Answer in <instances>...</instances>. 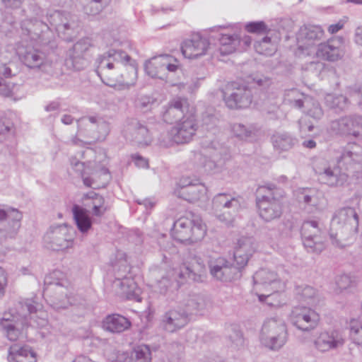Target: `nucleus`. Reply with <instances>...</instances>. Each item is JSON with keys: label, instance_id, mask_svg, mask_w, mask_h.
Wrapping results in <instances>:
<instances>
[{"label": "nucleus", "instance_id": "obj_1", "mask_svg": "<svg viewBox=\"0 0 362 362\" xmlns=\"http://www.w3.org/2000/svg\"><path fill=\"white\" fill-rule=\"evenodd\" d=\"M255 251V240L252 237H242L238 241L234 252L235 265L219 257L208 262L211 275L223 282L238 279L242 276V269L247 265L250 257Z\"/></svg>", "mask_w": 362, "mask_h": 362}, {"label": "nucleus", "instance_id": "obj_2", "mask_svg": "<svg viewBox=\"0 0 362 362\" xmlns=\"http://www.w3.org/2000/svg\"><path fill=\"white\" fill-rule=\"evenodd\" d=\"M135 70L131 57L121 49H111L95 60V72L101 81L110 87L125 83L123 70L127 65Z\"/></svg>", "mask_w": 362, "mask_h": 362}, {"label": "nucleus", "instance_id": "obj_3", "mask_svg": "<svg viewBox=\"0 0 362 362\" xmlns=\"http://www.w3.org/2000/svg\"><path fill=\"white\" fill-rule=\"evenodd\" d=\"M280 197H283V191L274 183H267L257 189L256 204L260 217L265 221H271L281 216Z\"/></svg>", "mask_w": 362, "mask_h": 362}, {"label": "nucleus", "instance_id": "obj_4", "mask_svg": "<svg viewBox=\"0 0 362 362\" xmlns=\"http://www.w3.org/2000/svg\"><path fill=\"white\" fill-rule=\"evenodd\" d=\"M206 233V226L200 216L192 212L176 220L171 230V235L175 240L188 244L202 240Z\"/></svg>", "mask_w": 362, "mask_h": 362}, {"label": "nucleus", "instance_id": "obj_5", "mask_svg": "<svg viewBox=\"0 0 362 362\" xmlns=\"http://www.w3.org/2000/svg\"><path fill=\"white\" fill-rule=\"evenodd\" d=\"M288 339L286 326L281 319L272 317L264 321L259 337L261 344L272 351L281 349Z\"/></svg>", "mask_w": 362, "mask_h": 362}, {"label": "nucleus", "instance_id": "obj_6", "mask_svg": "<svg viewBox=\"0 0 362 362\" xmlns=\"http://www.w3.org/2000/svg\"><path fill=\"white\" fill-rule=\"evenodd\" d=\"M47 18L50 26L66 41H71L80 27L78 17L66 11H49L47 13Z\"/></svg>", "mask_w": 362, "mask_h": 362}, {"label": "nucleus", "instance_id": "obj_7", "mask_svg": "<svg viewBox=\"0 0 362 362\" xmlns=\"http://www.w3.org/2000/svg\"><path fill=\"white\" fill-rule=\"evenodd\" d=\"M21 28L23 35L29 37L31 40L37 41L42 46L51 49L57 47L50 28L42 21L36 18L25 19L21 22Z\"/></svg>", "mask_w": 362, "mask_h": 362}, {"label": "nucleus", "instance_id": "obj_8", "mask_svg": "<svg viewBox=\"0 0 362 362\" xmlns=\"http://www.w3.org/2000/svg\"><path fill=\"white\" fill-rule=\"evenodd\" d=\"M240 208L239 199L228 193H219L212 201V209L215 216L226 225L233 222Z\"/></svg>", "mask_w": 362, "mask_h": 362}, {"label": "nucleus", "instance_id": "obj_9", "mask_svg": "<svg viewBox=\"0 0 362 362\" xmlns=\"http://www.w3.org/2000/svg\"><path fill=\"white\" fill-rule=\"evenodd\" d=\"M73 169L83 178V184L89 187L100 188L105 187L111 180L109 170L105 167H100L88 172L90 167L86 166L85 163L80 162L76 158L71 160Z\"/></svg>", "mask_w": 362, "mask_h": 362}, {"label": "nucleus", "instance_id": "obj_10", "mask_svg": "<svg viewBox=\"0 0 362 362\" xmlns=\"http://www.w3.org/2000/svg\"><path fill=\"white\" fill-rule=\"evenodd\" d=\"M73 229L66 224L52 226L44 235V243L47 248L61 251L73 245Z\"/></svg>", "mask_w": 362, "mask_h": 362}, {"label": "nucleus", "instance_id": "obj_11", "mask_svg": "<svg viewBox=\"0 0 362 362\" xmlns=\"http://www.w3.org/2000/svg\"><path fill=\"white\" fill-rule=\"evenodd\" d=\"M337 153V164L347 174L354 173L362 167V147L356 143L347 144Z\"/></svg>", "mask_w": 362, "mask_h": 362}, {"label": "nucleus", "instance_id": "obj_12", "mask_svg": "<svg viewBox=\"0 0 362 362\" xmlns=\"http://www.w3.org/2000/svg\"><path fill=\"white\" fill-rule=\"evenodd\" d=\"M78 132L94 141H103L110 132V125L98 116H86L77 121Z\"/></svg>", "mask_w": 362, "mask_h": 362}, {"label": "nucleus", "instance_id": "obj_13", "mask_svg": "<svg viewBox=\"0 0 362 362\" xmlns=\"http://www.w3.org/2000/svg\"><path fill=\"white\" fill-rule=\"evenodd\" d=\"M223 98L228 108L242 109L247 108L251 105L253 94L247 86L233 83L223 91Z\"/></svg>", "mask_w": 362, "mask_h": 362}, {"label": "nucleus", "instance_id": "obj_14", "mask_svg": "<svg viewBox=\"0 0 362 362\" xmlns=\"http://www.w3.org/2000/svg\"><path fill=\"white\" fill-rule=\"evenodd\" d=\"M329 130L334 134L362 138V115L351 114L332 121Z\"/></svg>", "mask_w": 362, "mask_h": 362}, {"label": "nucleus", "instance_id": "obj_15", "mask_svg": "<svg viewBox=\"0 0 362 362\" xmlns=\"http://www.w3.org/2000/svg\"><path fill=\"white\" fill-rule=\"evenodd\" d=\"M173 59L177 61L169 54L155 56L146 62L145 71L151 78L165 80L168 78L167 71L175 72L178 68L177 64L172 63Z\"/></svg>", "mask_w": 362, "mask_h": 362}, {"label": "nucleus", "instance_id": "obj_16", "mask_svg": "<svg viewBox=\"0 0 362 362\" xmlns=\"http://www.w3.org/2000/svg\"><path fill=\"white\" fill-rule=\"evenodd\" d=\"M22 214L17 209L0 207V241L13 238L17 234L22 219Z\"/></svg>", "mask_w": 362, "mask_h": 362}, {"label": "nucleus", "instance_id": "obj_17", "mask_svg": "<svg viewBox=\"0 0 362 362\" xmlns=\"http://www.w3.org/2000/svg\"><path fill=\"white\" fill-rule=\"evenodd\" d=\"M346 337L342 330L329 329L319 333L313 341L314 347L321 353L328 352L342 347L345 344Z\"/></svg>", "mask_w": 362, "mask_h": 362}, {"label": "nucleus", "instance_id": "obj_18", "mask_svg": "<svg viewBox=\"0 0 362 362\" xmlns=\"http://www.w3.org/2000/svg\"><path fill=\"white\" fill-rule=\"evenodd\" d=\"M290 320L291 324L299 330L310 332L318 325L320 316L314 310L310 308L297 306L292 310Z\"/></svg>", "mask_w": 362, "mask_h": 362}, {"label": "nucleus", "instance_id": "obj_19", "mask_svg": "<svg viewBox=\"0 0 362 362\" xmlns=\"http://www.w3.org/2000/svg\"><path fill=\"white\" fill-rule=\"evenodd\" d=\"M58 272H54L50 276H47L45 279L44 294L49 291H54L56 296L52 300V306L56 309H65L69 305L75 304L74 297L69 296L67 289L64 286L61 281H52V279L57 276Z\"/></svg>", "mask_w": 362, "mask_h": 362}, {"label": "nucleus", "instance_id": "obj_20", "mask_svg": "<svg viewBox=\"0 0 362 362\" xmlns=\"http://www.w3.org/2000/svg\"><path fill=\"white\" fill-rule=\"evenodd\" d=\"M16 53L21 62L30 69H40L45 64L47 59L45 52L25 42L18 45Z\"/></svg>", "mask_w": 362, "mask_h": 362}, {"label": "nucleus", "instance_id": "obj_21", "mask_svg": "<svg viewBox=\"0 0 362 362\" xmlns=\"http://www.w3.org/2000/svg\"><path fill=\"white\" fill-rule=\"evenodd\" d=\"M124 134L127 139L134 142L139 146H148L152 141L148 127L136 119H132L128 122L124 129Z\"/></svg>", "mask_w": 362, "mask_h": 362}, {"label": "nucleus", "instance_id": "obj_22", "mask_svg": "<svg viewBox=\"0 0 362 362\" xmlns=\"http://www.w3.org/2000/svg\"><path fill=\"white\" fill-rule=\"evenodd\" d=\"M220 47L218 48L221 54L228 55L238 50L242 51L249 47L252 42L250 36L244 35L241 37L238 34H220L218 37Z\"/></svg>", "mask_w": 362, "mask_h": 362}, {"label": "nucleus", "instance_id": "obj_23", "mask_svg": "<svg viewBox=\"0 0 362 362\" xmlns=\"http://www.w3.org/2000/svg\"><path fill=\"white\" fill-rule=\"evenodd\" d=\"M210 49V43L207 38L199 34H195L191 39L186 40L181 46V50L185 57L196 59L206 54Z\"/></svg>", "mask_w": 362, "mask_h": 362}, {"label": "nucleus", "instance_id": "obj_24", "mask_svg": "<svg viewBox=\"0 0 362 362\" xmlns=\"http://www.w3.org/2000/svg\"><path fill=\"white\" fill-rule=\"evenodd\" d=\"M330 226L329 235L332 243L338 247L349 245L354 239L358 232V223L354 224H341Z\"/></svg>", "mask_w": 362, "mask_h": 362}, {"label": "nucleus", "instance_id": "obj_25", "mask_svg": "<svg viewBox=\"0 0 362 362\" xmlns=\"http://www.w3.org/2000/svg\"><path fill=\"white\" fill-rule=\"evenodd\" d=\"M90 46L89 39L83 38L75 43L66 52V64L75 70L79 71L83 69L86 62L84 54Z\"/></svg>", "mask_w": 362, "mask_h": 362}, {"label": "nucleus", "instance_id": "obj_26", "mask_svg": "<svg viewBox=\"0 0 362 362\" xmlns=\"http://www.w3.org/2000/svg\"><path fill=\"white\" fill-rule=\"evenodd\" d=\"M324 36V30L319 25H305L297 33L298 48L303 50L318 42Z\"/></svg>", "mask_w": 362, "mask_h": 362}, {"label": "nucleus", "instance_id": "obj_27", "mask_svg": "<svg viewBox=\"0 0 362 362\" xmlns=\"http://www.w3.org/2000/svg\"><path fill=\"white\" fill-rule=\"evenodd\" d=\"M189 322V317L182 308L172 309L162 317L161 326L168 332H174L184 327Z\"/></svg>", "mask_w": 362, "mask_h": 362}, {"label": "nucleus", "instance_id": "obj_28", "mask_svg": "<svg viewBox=\"0 0 362 362\" xmlns=\"http://www.w3.org/2000/svg\"><path fill=\"white\" fill-rule=\"evenodd\" d=\"M197 129L196 120L192 115H189L186 119L179 122L173 127L175 143L185 144L189 142L195 135Z\"/></svg>", "mask_w": 362, "mask_h": 362}, {"label": "nucleus", "instance_id": "obj_29", "mask_svg": "<svg viewBox=\"0 0 362 362\" xmlns=\"http://www.w3.org/2000/svg\"><path fill=\"white\" fill-rule=\"evenodd\" d=\"M187 109L186 101L181 99L175 100L165 108L162 115L163 119L168 124L177 123L187 117L188 115L185 114Z\"/></svg>", "mask_w": 362, "mask_h": 362}, {"label": "nucleus", "instance_id": "obj_30", "mask_svg": "<svg viewBox=\"0 0 362 362\" xmlns=\"http://www.w3.org/2000/svg\"><path fill=\"white\" fill-rule=\"evenodd\" d=\"M8 362H37L36 353L27 344L15 343L8 349Z\"/></svg>", "mask_w": 362, "mask_h": 362}, {"label": "nucleus", "instance_id": "obj_31", "mask_svg": "<svg viewBox=\"0 0 362 362\" xmlns=\"http://www.w3.org/2000/svg\"><path fill=\"white\" fill-rule=\"evenodd\" d=\"M320 179L330 187H339L344 185L347 181L348 175L337 164L325 168L319 172Z\"/></svg>", "mask_w": 362, "mask_h": 362}, {"label": "nucleus", "instance_id": "obj_32", "mask_svg": "<svg viewBox=\"0 0 362 362\" xmlns=\"http://www.w3.org/2000/svg\"><path fill=\"white\" fill-rule=\"evenodd\" d=\"M205 272L206 266L203 260L200 257H194L188 264H185L180 268L178 276L181 279L199 281H201Z\"/></svg>", "mask_w": 362, "mask_h": 362}, {"label": "nucleus", "instance_id": "obj_33", "mask_svg": "<svg viewBox=\"0 0 362 362\" xmlns=\"http://www.w3.org/2000/svg\"><path fill=\"white\" fill-rule=\"evenodd\" d=\"M183 305V309L188 316L192 314L203 315L211 306V302L204 295L192 294L185 300Z\"/></svg>", "mask_w": 362, "mask_h": 362}, {"label": "nucleus", "instance_id": "obj_34", "mask_svg": "<svg viewBox=\"0 0 362 362\" xmlns=\"http://www.w3.org/2000/svg\"><path fill=\"white\" fill-rule=\"evenodd\" d=\"M338 42L334 40H329L327 42L320 43L315 52L316 57L322 60L335 62L341 59L343 52Z\"/></svg>", "mask_w": 362, "mask_h": 362}, {"label": "nucleus", "instance_id": "obj_35", "mask_svg": "<svg viewBox=\"0 0 362 362\" xmlns=\"http://www.w3.org/2000/svg\"><path fill=\"white\" fill-rule=\"evenodd\" d=\"M11 76L9 64L2 61L0 55V95L3 97H12L18 88V86L3 78H8Z\"/></svg>", "mask_w": 362, "mask_h": 362}, {"label": "nucleus", "instance_id": "obj_36", "mask_svg": "<svg viewBox=\"0 0 362 362\" xmlns=\"http://www.w3.org/2000/svg\"><path fill=\"white\" fill-rule=\"evenodd\" d=\"M131 326V322L129 319L119 314H112L107 315L103 321V327L113 333H120Z\"/></svg>", "mask_w": 362, "mask_h": 362}, {"label": "nucleus", "instance_id": "obj_37", "mask_svg": "<svg viewBox=\"0 0 362 362\" xmlns=\"http://www.w3.org/2000/svg\"><path fill=\"white\" fill-rule=\"evenodd\" d=\"M72 214L77 228L81 233H86L92 228V218L86 209L75 204L72 207Z\"/></svg>", "mask_w": 362, "mask_h": 362}, {"label": "nucleus", "instance_id": "obj_38", "mask_svg": "<svg viewBox=\"0 0 362 362\" xmlns=\"http://www.w3.org/2000/svg\"><path fill=\"white\" fill-rule=\"evenodd\" d=\"M358 216L356 210L352 207H343L337 210L332 217L331 226H338L341 224H356Z\"/></svg>", "mask_w": 362, "mask_h": 362}, {"label": "nucleus", "instance_id": "obj_39", "mask_svg": "<svg viewBox=\"0 0 362 362\" xmlns=\"http://www.w3.org/2000/svg\"><path fill=\"white\" fill-rule=\"evenodd\" d=\"M276 151L279 153L291 149L297 143V139L287 132H277L271 138Z\"/></svg>", "mask_w": 362, "mask_h": 362}, {"label": "nucleus", "instance_id": "obj_40", "mask_svg": "<svg viewBox=\"0 0 362 362\" xmlns=\"http://www.w3.org/2000/svg\"><path fill=\"white\" fill-rule=\"evenodd\" d=\"M84 199L88 201L86 206L92 207V214L95 216L100 217L108 210L104 197L99 194L90 192L84 195Z\"/></svg>", "mask_w": 362, "mask_h": 362}, {"label": "nucleus", "instance_id": "obj_41", "mask_svg": "<svg viewBox=\"0 0 362 362\" xmlns=\"http://www.w3.org/2000/svg\"><path fill=\"white\" fill-rule=\"evenodd\" d=\"M206 189L202 185L189 183L183 186L179 191V197L189 202H194L200 199L205 194Z\"/></svg>", "mask_w": 362, "mask_h": 362}, {"label": "nucleus", "instance_id": "obj_42", "mask_svg": "<svg viewBox=\"0 0 362 362\" xmlns=\"http://www.w3.org/2000/svg\"><path fill=\"white\" fill-rule=\"evenodd\" d=\"M112 286L114 288H118L121 293L126 295L128 298H131L136 293V283L132 279L127 277L126 274H117Z\"/></svg>", "mask_w": 362, "mask_h": 362}, {"label": "nucleus", "instance_id": "obj_43", "mask_svg": "<svg viewBox=\"0 0 362 362\" xmlns=\"http://www.w3.org/2000/svg\"><path fill=\"white\" fill-rule=\"evenodd\" d=\"M310 95H305L296 88L286 90L284 95V103L292 107L301 110L303 108Z\"/></svg>", "mask_w": 362, "mask_h": 362}, {"label": "nucleus", "instance_id": "obj_44", "mask_svg": "<svg viewBox=\"0 0 362 362\" xmlns=\"http://www.w3.org/2000/svg\"><path fill=\"white\" fill-rule=\"evenodd\" d=\"M325 100L326 105L335 112L344 111L349 105L348 98L343 95L327 94Z\"/></svg>", "mask_w": 362, "mask_h": 362}, {"label": "nucleus", "instance_id": "obj_45", "mask_svg": "<svg viewBox=\"0 0 362 362\" xmlns=\"http://www.w3.org/2000/svg\"><path fill=\"white\" fill-rule=\"evenodd\" d=\"M305 103L303 108L301 109L305 114L315 120H320L323 117L324 111L317 100L310 96Z\"/></svg>", "mask_w": 362, "mask_h": 362}, {"label": "nucleus", "instance_id": "obj_46", "mask_svg": "<svg viewBox=\"0 0 362 362\" xmlns=\"http://www.w3.org/2000/svg\"><path fill=\"white\" fill-rule=\"evenodd\" d=\"M252 278L255 285H262L263 286H266L276 282L277 280V274L270 270L262 269L257 271L253 275Z\"/></svg>", "mask_w": 362, "mask_h": 362}, {"label": "nucleus", "instance_id": "obj_47", "mask_svg": "<svg viewBox=\"0 0 362 362\" xmlns=\"http://www.w3.org/2000/svg\"><path fill=\"white\" fill-rule=\"evenodd\" d=\"M84 12L89 16H96L100 13L110 4L111 0H86Z\"/></svg>", "mask_w": 362, "mask_h": 362}, {"label": "nucleus", "instance_id": "obj_48", "mask_svg": "<svg viewBox=\"0 0 362 362\" xmlns=\"http://www.w3.org/2000/svg\"><path fill=\"white\" fill-rule=\"evenodd\" d=\"M298 199L300 202H303L305 204L316 209L320 208L321 204V200L314 189H303L298 193Z\"/></svg>", "mask_w": 362, "mask_h": 362}, {"label": "nucleus", "instance_id": "obj_49", "mask_svg": "<svg viewBox=\"0 0 362 362\" xmlns=\"http://www.w3.org/2000/svg\"><path fill=\"white\" fill-rule=\"evenodd\" d=\"M1 326L4 330V334L11 341H16L23 338V334L16 325L8 320H2Z\"/></svg>", "mask_w": 362, "mask_h": 362}, {"label": "nucleus", "instance_id": "obj_50", "mask_svg": "<svg viewBox=\"0 0 362 362\" xmlns=\"http://www.w3.org/2000/svg\"><path fill=\"white\" fill-rule=\"evenodd\" d=\"M300 234L302 238L321 237L317 222L316 221H305L301 226Z\"/></svg>", "mask_w": 362, "mask_h": 362}, {"label": "nucleus", "instance_id": "obj_51", "mask_svg": "<svg viewBox=\"0 0 362 362\" xmlns=\"http://www.w3.org/2000/svg\"><path fill=\"white\" fill-rule=\"evenodd\" d=\"M256 52L260 54L272 55L275 52V46L269 37L265 36L254 44Z\"/></svg>", "mask_w": 362, "mask_h": 362}, {"label": "nucleus", "instance_id": "obj_52", "mask_svg": "<svg viewBox=\"0 0 362 362\" xmlns=\"http://www.w3.org/2000/svg\"><path fill=\"white\" fill-rule=\"evenodd\" d=\"M316 293V290L310 286H305L297 288L298 300L310 305L315 303Z\"/></svg>", "mask_w": 362, "mask_h": 362}, {"label": "nucleus", "instance_id": "obj_53", "mask_svg": "<svg viewBox=\"0 0 362 362\" xmlns=\"http://www.w3.org/2000/svg\"><path fill=\"white\" fill-rule=\"evenodd\" d=\"M302 240L308 252L320 253L325 249V246L322 237L302 238Z\"/></svg>", "mask_w": 362, "mask_h": 362}, {"label": "nucleus", "instance_id": "obj_54", "mask_svg": "<svg viewBox=\"0 0 362 362\" xmlns=\"http://www.w3.org/2000/svg\"><path fill=\"white\" fill-rule=\"evenodd\" d=\"M179 287V283L173 281L168 277H163L156 283L157 291L163 295H166L168 293L173 292Z\"/></svg>", "mask_w": 362, "mask_h": 362}, {"label": "nucleus", "instance_id": "obj_55", "mask_svg": "<svg viewBox=\"0 0 362 362\" xmlns=\"http://www.w3.org/2000/svg\"><path fill=\"white\" fill-rule=\"evenodd\" d=\"M245 29L249 33L265 34L270 30L264 21L250 22L245 25Z\"/></svg>", "mask_w": 362, "mask_h": 362}, {"label": "nucleus", "instance_id": "obj_56", "mask_svg": "<svg viewBox=\"0 0 362 362\" xmlns=\"http://www.w3.org/2000/svg\"><path fill=\"white\" fill-rule=\"evenodd\" d=\"M173 132V128L170 131L162 132L158 137V144L161 147L168 148L175 143V139Z\"/></svg>", "mask_w": 362, "mask_h": 362}, {"label": "nucleus", "instance_id": "obj_57", "mask_svg": "<svg viewBox=\"0 0 362 362\" xmlns=\"http://www.w3.org/2000/svg\"><path fill=\"white\" fill-rule=\"evenodd\" d=\"M232 130L234 135L240 139H246L252 134L251 129L242 124H234L232 127Z\"/></svg>", "mask_w": 362, "mask_h": 362}, {"label": "nucleus", "instance_id": "obj_58", "mask_svg": "<svg viewBox=\"0 0 362 362\" xmlns=\"http://www.w3.org/2000/svg\"><path fill=\"white\" fill-rule=\"evenodd\" d=\"M354 283L351 277L348 274H342L337 276L336 284L340 290H344L350 287Z\"/></svg>", "mask_w": 362, "mask_h": 362}, {"label": "nucleus", "instance_id": "obj_59", "mask_svg": "<svg viewBox=\"0 0 362 362\" xmlns=\"http://www.w3.org/2000/svg\"><path fill=\"white\" fill-rule=\"evenodd\" d=\"M350 337L354 344L362 346V326H351L350 328Z\"/></svg>", "mask_w": 362, "mask_h": 362}, {"label": "nucleus", "instance_id": "obj_60", "mask_svg": "<svg viewBox=\"0 0 362 362\" xmlns=\"http://www.w3.org/2000/svg\"><path fill=\"white\" fill-rule=\"evenodd\" d=\"M40 308V305L31 299H27L21 305V308L26 310L29 315L37 313Z\"/></svg>", "mask_w": 362, "mask_h": 362}, {"label": "nucleus", "instance_id": "obj_61", "mask_svg": "<svg viewBox=\"0 0 362 362\" xmlns=\"http://www.w3.org/2000/svg\"><path fill=\"white\" fill-rule=\"evenodd\" d=\"M294 228V223L291 219H285L279 225V230L281 234L288 235Z\"/></svg>", "mask_w": 362, "mask_h": 362}, {"label": "nucleus", "instance_id": "obj_62", "mask_svg": "<svg viewBox=\"0 0 362 362\" xmlns=\"http://www.w3.org/2000/svg\"><path fill=\"white\" fill-rule=\"evenodd\" d=\"M252 80L260 88H266L271 83L270 79L264 76H256Z\"/></svg>", "mask_w": 362, "mask_h": 362}, {"label": "nucleus", "instance_id": "obj_63", "mask_svg": "<svg viewBox=\"0 0 362 362\" xmlns=\"http://www.w3.org/2000/svg\"><path fill=\"white\" fill-rule=\"evenodd\" d=\"M234 339H232V337H230V339L232 341V344L235 346V347L238 348L240 346H242L244 343V339L242 337V334L239 332H235L234 333Z\"/></svg>", "mask_w": 362, "mask_h": 362}, {"label": "nucleus", "instance_id": "obj_64", "mask_svg": "<svg viewBox=\"0 0 362 362\" xmlns=\"http://www.w3.org/2000/svg\"><path fill=\"white\" fill-rule=\"evenodd\" d=\"M354 42L362 46V25L356 28L354 34Z\"/></svg>", "mask_w": 362, "mask_h": 362}]
</instances>
